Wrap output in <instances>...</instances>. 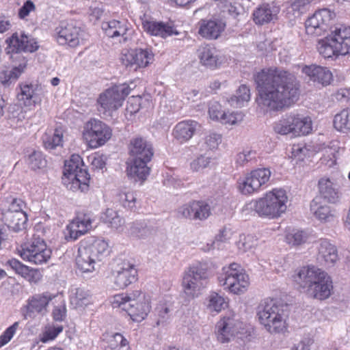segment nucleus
Listing matches in <instances>:
<instances>
[{"mask_svg": "<svg viewBox=\"0 0 350 350\" xmlns=\"http://www.w3.org/2000/svg\"><path fill=\"white\" fill-rule=\"evenodd\" d=\"M120 198L124 207L131 210L135 208L136 198L133 191H128L120 194Z\"/></svg>", "mask_w": 350, "mask_h": 350, "instance_id": "680f3d73", "label": "nucleus"}, {"mask_svg": "<svg viewBox=\"0 0 350 350\" xmlns=\"http://www.w3.org/2000/svg\"><path fill=\"white\" fill-rule=\"evenodd\" d=\"M1 220L5 227L14 232H19L25 228L27 215L25 211L15 213L3 211Z\"/></svg>", "mask_w": 350, "mask_h": 350, "instance_id": "7c9ffc66", "label": "nucleus"}, {"mask_svg": "<svg viewBox=\"0 0 350 350\" xmlns=\"http://www.w3.org/2000/svg\"><path fill=\"white\" fill-rule=\"evenodd\" d=\"M28 166L33 170L42 169L46 166V160L40 151H33L27 159Z\"/></svg>", "mask_w": 350, "mask_h": 350, "instance_id": "de8ad7c7", "label": "nucleus"}, {"mask_svg": "<svg viewBox=\"0 0 350 350\" xmlns=\"http://www.w3.org/2000/svg\"><path fill=\"white\" fill-rule=\"evenodd\" d=\"M8 46L6 53L10 55L13 61H21L11 70H2L0 72V83L5 86H9L12 81H16L23 72L27 65V60L21 54V51L33 53L38 50L39 46L36 40L25 33L18 35L14 33L6 40Z\"/></svg>", "mask_w": 350, "mask_h": 350, "instance_id": "20e7f679", "label": "nucleus"}, {"mask_svg": "<svg viewBox=\"0 0 350 350\" xmlns=\"http://www.w3.org/2000/svg\"><path fill=\"white\" fill-rule=\"evenodd\" d=\"M92 219L90 215L83 214L78 215L67 226L69 236L73 240L87 233L92 228Z\"/></svg>", "mask_w": 350, "mask_h": 350, "instance_id": "cd10ccee", "label": "nucleus"}, {"mask_svg": "<svg viewBox=\"0 0 350 350\" xmlns=\"http://www.w3.org/2000/svg\"><path fill=\"white\" fill-rule=\"evenodd\" d=\"M243 323L235 319L234 314L221 317L215 325L217 340L221 343H227L235 336L242 334Z\"/></svg>", "mask_w": 350, "mask_h": 350, "instance_id": "a211bd4d", "label": "nucleus"}, {"mask_svg": "<svg viewBox=\"0 0 350 350\" xmlns=\"http://www.w3.org/2000/svg\"><path fill=\"white\" fill-rule=\"evenodd\" d=\"M111 305L113 308L125 311L135 322L144 320L151 309L150 302L140 290L133 291L129 294L122 293L113 295Z\"/></svg>", "mask_w": 350, "mask_h": 350, "instance_id": "6e6552de", "label": "nucleus"}, {"mask_svg": "<svg viewBox=\"0 0 350 350\" xmlns=\"http://www.w3.org/2000/svg\"><path fill=\"white\" fill-rule=\"evenodd\" d=\"M317 50L325 59L350 55V27L340 25L331 29L326 36L318 40Z\"/></svg>", "mask_w": 350, "mask_h": 350, "instance_id": "39448f33", "label": "nucleus"}, {"mask_svg": "<svg viewBox=\"0 0 350 350\" xmlns=\"http://www.w3.org/2000/svg\"><path fill=\"white\" fill-rule=\"evenodd\" d=\"M310 209L314 215L321 221H327L330 217H332L329 207L322 205L319 198H316L311 202Z\"/></svg>", "mask_w": 350, "mask_h": 350, "instance_id": "79ce46f5", "label": "nucleus"}, {"mask_svg": "<svg viewBox=\"0 0 350 350\" xmlns=\"http://www.w3.org/2000/svg\"><path fill=\"white\" fill-rule=\"evenodd\" d=\"M256 103L266 111H280L298 99L299 85L294 75L276 67L263 68L254 77Z\"/></svg>", "mask_w": 350, "mask_h": 350, "instance_id": "f257e3e1", "label": "nucleus"}, {"mask_svg": "<svg viewBox=\"0 0 350 350\" xmlns=\"http://www.w3.org/2000/svg\"><path fill=\"white\" fill-rule=\"evenodd\" d=\"M178 214L185 219L204 221L211 216V208L210 204L205 200H193L180 206Z\"/></svg>", "mask_w": 350, "mask_h": 350, "instance_id": "aec40b11", "label": "nucleus"}, {"mask_svg": "<svg viewBox=\"0 0 350 350\" xmlns=\"http://www.w3.org/2000/svg\"><path fill=\"white\" fill-rule=\"evenodd\" d=\"M19 323L15 322L11 326L8 327L5 331L0 336V347L8 343L14 336L18 327Z\"/></svg>", "mask_w": 350, "mask_h": 350, "instance_id": "13d9d810", "label": "nucleus"}, {"mask_svg": "<svg viewBox=\"0 0 350 350\" xmlns=\"http://www.w3.org/2000/svg\"><path fill=\"white\" fill-rule=\"evenodd\" d=\"M88 161L94 169L103 170L106 165V157L99 152H94L88 157Z\"/></svg>", "mask_w": 350, "mask_h": 350, "instance_id": "603ef678", "label": "nucleus"}, {"mask_svg": "<svg viewBox=\"0 0 350 350\" xmlns=\"http://www.w3.org/2000/svg\"><path fill=\"white\" fill-rule=\"evenodd\" d=\"M257 316L259 322L269 333L284 332L287 328L288 314L282 304L273 299H267L259 307Z\"/></svg>", "mask_w": 350, "mask_h": 350, "instance_id": "1a4fd4ad", "label": "nucleus"}, {"mask_svg": "<svg viewBox=\"0 0 350 350\" xmlns=\"http://www.w3.org/2000/svg\"><path fill=\"white\" fill-rule=\"evenodd\" d=\"M111 136V128L99 120L90 119L84 124L82 138L87 146L92 149L103 146Z\"/></svg>", "mask_w": 350, "mask_h": 350, "instance_id": "f8f14e48", "label": "nucleus"}, {"mask_svg": "<svg viewBox=\"0 0 350 350\" xmlns=\"http://www.w3.org/2000/svg\"><path fill=\"white\" fill-rule=\"evenodd\" d=\"M221 286H225L230 293L241 294L244 293L250 285L248 275L235 262L222 268L221 273L218 276Z\"/></svg>", "mask_w": 350, "mask_h": 350, "instance_id": "9d476101", "label": "nucleus"}, {"mask_svg": "<svg viewBox=\"0 0 350 350\" xmlns=\"http://www.w3.org/2000/svg\"><path fill=\"white\" fill-rule=\"evenodd\" d=\"M221 142V136L215 133H211L205 137V144L208 150L217 148Z\"/></svg>", "mask_w": 350, "mask_h": 350, "instance_id": "052dcab7", "label": "nucleus"}, {"mask_svg": "<svg viewBox=\"0 0 350 350\" xmlns=\"http://www.w3.org/2000/svg\"><path fill=\"white\" fill-rule=\"evenodd\" d=\"M69 300L70 305L75 308L92 304V295L90 291L82 287H71Z\"/></svg>", "mask_w": 350, "mask_h": 350, "instance_id": "c9c22d12", "label": "nucleus"}, {"mask_svg": "<svg viewBox=\"0 0 350 350\" xmlns=\"http://www.w3.org/2000/svg\"><path fill=\"white\" fill-rule=\"evenodd\" d=\"M307 239L308 237L304 231L296 229L288 230L285 235L286 242L293 246L304 243Z\"/></svg>", "mask_w": 350, "mask_h": 350, "instance_id": "a18cd8bd", "label": "nucleus"}, {"mask_svg": "<svg viewBox=\"0 0 350 350\" xmlns=\"http://www.w3.org/2000/svg\"><path fill=\"white\" fill-rule=\"evenodd\" d=\"M200 126L197 121L185 120L178 122L172 130V136L180 144L189 142Z\"/></svg>", "mask_w": 350, "mask_h": 350, "instance_id": "393cba45", "label": "nucleus"}, {"mask_svg": "<svg viewBox=\"0 0 350 350\" xmlns=\"http://www.w3.org/2000/svg\"><path fill=\"white\" fill-rule=\"evenodd\" d=\"M288 196L284 189L274 188L261 198L252 200L248 205L259 217L275 219L287 209Z\"/></svg>", "mask_w": 350, "mask_h": 350, "instance_id": "0eeeda50", "label": "nucleus"}, {"mask_svg": "<svg viewBox=\"0 0 350 350\" xmlns=\"http://www.w3.org/2000/svg\"><path fill=\"white\" fill-rule=\"evenodd\" d=\"M224 111L221 110V106L219 103H214L209 107L208 113L213 120L221 121Z\"/></svg>", "mask_w": 350, "mask_h": 350, "instance_id": "69168bd1", "label": "nucleus"}, {"mask_svg": "<svg viewBox=\"0 0 350 350\" xmlns=\"http://www.w3.org/2000/svg\"><path fill=\"white\" fill-rule=\"evenodd\" d=\"M103 222L109 227L118 229L123 224V219L112 208H107L102 217Z\"/></svg>", "mask_w": 350, "mask_h": 350, "instance_id": "49530a36", "label": "nucleus"}, {"mask_svg": "<svg viewBox=\"0 0 350 350\" xmlns=\"http://www.w3.org/2000/svg\"><path fill=\"white\" fill-rule=\"evenodd\" d=\"M268 168H258L247 174L245 178L238 181V189L243 195H252L267 187L271 178Z\"/></svg>", "mask_w": 350, "mask_h": 350, "instance_id": "4468645a", "label": "nucleus"}, {"mask_svg": "<svg viewBox=\"0 0 350 350\" xmlns=\"http://www.w3.org/2000/svg\"><path fill=\"white\" fill-rule=\"evenodd\" d=\"M334 128L342 133L350 131V107L336 113L333 118Z\"/></svg>", "mask_w": 350, "mask_h": 350, "instance_id": "e433bc0d", "label": "nucleus"}, {"mask_svg": "<svg viewBox=\"0 0 350 350\" xmlns=\"http://www.w3.org/2000/svg\"><path fill=\"white\" fill-rule=\"evenodd\" d=\"M278 9L271 7L269 4H262L258 6L252 14V19L257 25H263L269 23L276 18Z\"/></svg>", "mask_w": 350, "mask_h": 350, "instance_id": "473e14b6", "label": "nucleus"}, {"mask_svg": "<svg viewBox=\"0 0 350 350\" xmlns=\"http://www.w3.org/2000/svg\"><path fill=\"white\" fill-rule=\"evenodd\" d=\"M142 97L139 95L131 96L126 105V110L131 114L138 112L141 108Z\"/></svg>", "mask_w": 350, "mask_h": 350, "instance_id": "4d7b16f0", "label": "nucleus"}, {"mask_svg": "<svg viewBox=\"0 0 350 350\" xmlns=\"http://www.w3.org/2000/svg\"><path fill=\"white\" fill-rule=\"evenodd\" d=\"M109 253L108 243L101 239L90 238L80 242L75 264L83 273H92L97 263L101 262Z\"/></svg>", "mask_w": 350, "mask_h": 350, "instance_id": "423d86ee", "label": "nucleus"}, {"mask_svg": "<svg viewBox=\"0 0 350 350\" xmlns=\"http://www.w3.org/2000/svg\"><path fill=\"white\" fill-rule=\"evenodd\" d=\"M88 34L80 27H73L67 33V44L70 47H76L84 44Z\"/></svg>", "mask_w": 350, "mask_h": 350, "instance_id": "ea45409f", "label": "nucleus"}, {"mask_svg": "<svg viewBox=\"0 0 350 350\" xmlns=\"http://www.w3.org/2000/svg\"><path fill=\"white\" fill-rule=\"evenodd\" d=\"M299 287L305 289L310 298L323 301L328 299L333 291V282L328 274L314 266H304L293 275Z\"/></svg>", "mask_w": 350, "mask_h": 350, "instance_id": "f03ea898", "label": "nucleus"}, {"mask_svg": "<svg viewBox=\"0 0 350 350\" xmlns=\"http://www.w3.org/2000/svg\"><path fill=\"white\" fill-rule=\"evenodd\" d=\"M207 308L211 312H220L226 307L228 306V302L224 297L217 293H211L207 299Z\"/></svg>", "mask_w": 350, "mask_h": 350, "instance_id": "c03bdc74", "label": "nucleus"}, {"mask_svg": "<svg viewBox=\"0 0 350 350\" xmlns=\"http://www.w3.org/2000/svg\"><path fill=\"white\" fill-rule=\"evenodd\" d=\"M44 147L46 150H55L57 147L63 146V131L55 129L53 134L46 133L42 137Z\"/></svg>", "mask_w": 350, "mask_h": 350, "instance_id": "58836bf2", "label": "nucleus"}, {"mask_svg": "<svg viewBox=\"0 0 350 350\" xmlns=\"http://www.w3.org/2000/svg\"><path fill=\"white\" fill-rule=\"evenodd\" d=\"M128 150L131 158L126 161V174L135 181L143 183L150 174L151 168L148 163L154 157L152 144L142 137H136L130 140Z\"/></svg>", "mask_w": 350, "mask_h": 350, "instance_id": "7ed1b4c3", "label": "nucleus"}, {"mask_svg": "<svg viewBox=\"0 0 350 350\" xmlns=\"http://www.w3.org/2000/svg\"><path fill=\"white\" fill-rule=\"evenodd\" d=\"M302 72L308 76L310 81L323 86L330 84L332 81V73L327 68L317 65L305 66Z\"/></svg>", "mask_w": 350, "mask_h": 350, "instance_id": "a878e982", "label": "nucleus"}, {"mask_svg": "<svg viewBox=\"0 0 350 350\" xmlns=\"http://www.w3.org/2000/svg\"><path fill=\"white\" fill-rule=\"evenodd\" d=\"M336 13L327 8L317 10L305 21V31L307 35L317 37L324 34L336 18Z\"/></svg>", "mask_w": 350, "mask_h": 350, "instance_id": "2eb2a0df", "label": "nucleus"}, {"mask_svg": "<svg viewBox=\"0 0 350 350\" xmlns=\"http://www.w3.org/2000/svg\"><path fill=\"white\" fill-rule=\"evenodd\" d=\"M208 284L206 269L200 263L190 267L184 275L182 286L188 299H194Z\"/></svg>", "mask_w": 350, "mask_h": 350, "instance_id": "ddd939ff", "label": "nucleus"}, {"mask_svg": "<svg viewBox=\"0 0 350 350\" xmlns=\"http://www.w3.org/2000/svg\"><path fill=\"white\" fill-rule=\"evenodd\" d=\"M128 340L120 333H115L112 334L107 341V346L105 350H114L122 346H127Z\"/></svg>", "mask_w": 350, "mask_h": 350, "instance_id": "3c124183", "label": "nucleus"}, {"mask_svg": "<svg viewBox=\"0 0 350 350\" xmlns=\"http://www.w3.org/2000/svg\"><path fill=\"white\" fill-rule=\"evenodd\" d=\"M198 56L200 63L211 68H216L220 64L215 47L210 44H204L198 49Z\"/></svg>", "mask_w": 350, "mask_h": 350, "instance_id": "f704fd0d", "label": "nucleus"}, {"mask_svg": "<svg viewBox=\"0 0 350 350\" xmlns=\"http://www.w3.org/2000/svg\"><path fill=\"white\" fill-rule=\"evenodd\" d=\"M80 170H88L82 157L78 154H73L70 159L67 161V175L79 173Z\"/></svg>", "mask_w": 350, "mask_h": 350, "instance_id": "09e8293b", "label": "nucleus"}, {"mask_svg": "<svg viewBox=\"0 0 350 350\" xmlns=\"http://www.w3.org/2000/svg\"><path fill=\"white\" fill-rule=\"evenodd\" d=\"M298 113H287L282 116L281 118L273 124V131L280 135H286L291 134L294 136Z\"/></svg>", "mask_w": 350, "mask_h": 350, "instance_id": "2f4dec72", "label": "nucleus"}, {"mask_svg": "<svg viewBox=\"0 0 350 350\" xmlns=\"http://www.w3.org/2000/svg\"><path fill=\"white\" fill-rule=\"evenodd\" d=\"M314 0H295L291 3V8L294 12L303 13L306 11V7Z\"/></svg>", "mask_w": 350, "mask_h": 350, "instance_id": "774afa93", "label": "nucleus"}, {"mask_svg": "<svg viewBox=\"0 0 350 350\" xmlns=\"http://www.w3.org/2000/svg\"><path fill=\"white\" fill-rule=\"evenodd\" d=\"M36 9L35 4L31 0L26 1L18 10V17L21 19H25L29 15L30 12Z\"/></svg>", "mask_w": 350, "mask_h": 350, "instance_id": "0e129e2a", "label": "nucleus"}, {"mask_svg": "<svg viewBox=\"0 0 350 350\" xmlns=\"http://www.w3.org/2000/svg\"><path fill=\"white\" fill-rule=\"evenodd\" d=\"M19 92L17 93V98L21 105L27 107L29 111L40 103L41 99L36 92V88L31 84L20 85Z\"/></svg>", "mask_w": 350, "mask_h": 350, "instance_id": "c85d7f7f", "label": "nucleus"}, {"mask_svg": "<svg viewBox=\"0 0 350 350\" xmlns=\"http://www.w3.org/2000/svg\"><path fill=\"white\" fill-rule=\"evenodd\" d=\"M8 118L9 119L16 120L17 122H21L23 120L28 118L27 111L18 105H10L8 109Z\"/></svg>", "mask_w": 350, "mask_h": 350, "instance_id": "8fccbe9b", "label": "nucleus"}, {"mask_svg": "<svg viewBox=\"0 0 350 350\" xmlns=\"http://www.w3.org/2000/svg\"><path fill=\"white\" fill-rule=\"evenodd\" d=\"M91 176L88 170L67 175V189L74 193H87L90 189Z\"/></svg>", "mask_w": 350, "mask_h": 350, "instance_id": "b1692460", "label": "nucleus"}, {"mask_svg": "<svg viewBox=\"0 0 350 350\" xmlns=\"http://www.w3.org/2000/svg\"><path fill=\"white\" fill-rule=\"evenodd\" d=\"M198 34L206 40H216L224 31L226 23L221 18L201 19L198 23Z\"/></svg>", "mask_w": 350, "mask_h": 350, "instance_id": "4be33fe9", "label": "nucleus"}, {"mask_svg": "<svg viewBox=\"0 0 350 350\" xmlns=\"http://www.w3.org/2000/svg\"><path fill=\"white\" fill-rule=\"evenodd\" d=\"M63 330V327H46L40 336V340L42 342H46L55 339L57 335Z\"/></svg>", "mask_w": 350, "mask_h": 350, "instance_id": "6e6d98bb", "label": "nucleus"}, {"mask_svg": "<svg viewBox=\"0 0 350 350\" xmlns=\"http://www.w3.org/2000/svg\"><path fill=\"white\" fill-rule=\"evenodd\" d=\"M51 251L46 248L43 239L34 238L30 243L26 244L21 252V256L24 260L36 265L46 262L51 257Z\"/></svg>", "mask_w": 350, "mask_h": 350, "instance_id": "f3484780", "label": "nucleus"}, {"mask_svg": "<svg viewBox=\"0 0 350 350\" xmlns=\"http://www.w3.org/2000/svg\"><path fill=\"white\" fill-rule=\"evenodd\" d=\"M137 270L134 265L124 263L114 276L113 282L117 288L124 289L137 281Z\"/></svg>", "mask_w": 350, "mask_h": 350, "instance_id": "bb28decb", "label": "nucleus"}, {"mask_svg": "<svg viewBox=\"0 0 350 350\" xmlns=\"http://www.w3.org/2000/svg\"><path fill=\"white\" fill-rule=\"evenodd\" d=\"M6 265L31 283H37L42 279V275L38 269H31L16 258L8 260Z\"/></svg>", "mask_w": 350, "mask_h": 350, "instance_id": "c756f323", "label": "nucleus"}, {"mask_svg": "<svg viewBox=\"0 0 350 350\" xmlns=\"http://www.w3.org/2000/svg\"><path fill=\"white\" fill-rule=\"evenodd\" d=\"M312 131V121L311 118L310 116H306L299 113L294 136H306L309 135Z\"/></svg>", "mask_w": 350, "mask_h": 350, "instance_id": "37998d69", "label": "nucleus"}, {"mask_svg": "<svg viewBox=\"0 0 350 350\" xmlns=\"http://www.w3.org/2000/svg\"><path fill=\"white\" fill-rule=\"evenodd\" d=\"M131 90L126 83L114 85L106 89L97 98L98 109L103 113H111L116 111L122 106Z\"/></svg>", "mask_w": 350, "mask_h": 350, "instance_id": "9b49d317", "label": "nucleus"}, {"mask_svg": "<svg viewBox=\"0 0 350 350\" xmlns=\"http://www.w3.org/2000/svg\"><path fill=\"white\" fill-rule=\"evenodd\" d=\"M154 54L149 49L126 50L122 53L121 61L126 67L135 66V70L148 66L153 60Z\"/></svg>", "mask_w": 350, "mask_h": 350, "instance_id": "412c9836", "label": "nucleus"}, {"mask_svg": "<svg viewBox=\"0 0 350 350\" xmlns=\"http://www.w3.org/2000/svg\"><path fill=\"white\" fill-rule=\"evenodd\" d=\"M57 294L49 291L37 293L30 296L27 304L21 308L24 319H34L38 315H44L48 312V306L53 299L56 298Z\"/></svg>", "mask_w": 350, "mask_h": 350, "instance_id": "dca6fc26", "label": "nucleus"}, {"mask_svg": "<svg viewBox=\"0 0 350 350\" xmlns=\"http://www.w3.org/2000/svg\"><path fill=\"white\" fill-rule=\"evenodd\" d=\"M244 115L239 113H224L221 122L224 124L233 125L243 120Z\"/></svg>", "mask_w": 350, "mask_h": 350, "instance_id": "bf43d9fd", "label": "nucleus"}, {"mask_svg": "<svg viewBox=\"0 0 350 350\" xmlns=\"http://www.w3.org/2000/svg\"><path fill=\"white\" fill-rule=\"evenodd\" d=\"M158 314L160 317L165 319L170 316L173 310V304L170 301L161 302L157 307Z\"/></svg>", "mask_w": 350, "mask_h": 350, "instance_id": "e2e57ef3", "label": "nucleus"}, {"mask_svg": "<svg viewBox=\"0 0 350 350\" xmlns=\"http://www.w3.org/2000/svg\"><path fill=\"white\" fill-rule=\"evenodd\" d=\"M315 244L317 260L325 266H334L339 259L336 246L327 239H320Z\"/></svg>", "mask_w": 350, "mask_h": 350, "instance_id": "5701e85b", "label": "nucleus"}, {"mask_svg": "<svg viewBox=\"0 0 350 350\" xmlns=\"http://www.w3.org/2000/svg\"><path fill=\"white\" fill-rule=\"evenodd\" d=\"M25 206V204L21 199L12 198L8 208L3 211H10L12 213L24 211L23 208Z\"/></svg>", "mask_w": 350, "mask_h": 350, "instance_id": "338daca9", "label": "nucleus"}, {"mask_svg": "<svg viewBox=\"0 0 350 350\" xmlns=\"http://www.w3.org/2000/svg\"><path fill=\"white\" fill-rule=\"evenodd\" d=\"M140 20L143 31L150 36L166 38L178 33L173 25L157 21L151 16L144 14Z\"/></svg>", "mask_w": 350, "mask_h": 350, "instance_id": "6ab92c4d", "label": "nucleus"}, {"mask_svg": "<svg viewBox=\"0 0 350 350\" xmlns=\"http://www.w3.org/2000/svg\"><path fill=\"white\" fill-rule=\"evenodd\" d=\"M211 163V158L200 155L194 159L190 164L193 172H200L206 168Z\"/></svg>", "mask_w": 350, "mask_h": 350, "instance_id": "5fc2aeb1", "label": "nucleus"}, {"mask_svg": "<svg viewBox=\"0 0 350 350\" xmlns=\"http://www.w3.org/2000/svg\"><path fill=\"white\" fill-rule=\"evenodd\" d=\"M319 190L322 197L328 202L335 203L338 198V191L334 188L333 183L328 178H321L319 180Z\"/></svg>", "mask_w": 350, "mask_h": 350, "instance_id": "4c0bfd02", "label": "nucleus"}, {"mask_svg": "<svg viewBox=\"0 0 350 350\" xmlns=\"http://www.w3.org/2000/svg\"><path fill=\"white\" fill-rule=\"evenodd\" d=\"M308 151V150L305 145L300 144H293L288 157L298 161H303Z\"/></svg>", "mask_w": 350, "mask_h": 350, "instance_id": "864d4df0", "label": "nucleus"}, {"mask_svg": "<svg viewBox=\"0 0 350 350\" xmlns=\"http://www.w3.org/2000/svg\"><path fill=\"white\" fill-rule=\"evenodd\" d=\"M101 27L105 34L109 38L122 37L124 41L127 40L126 36L129 31L127 23L113 19L103 22Z\"/></svg>", "mask_w": 350, "mask_h": 350, "instance_id": "72a5a7b5", "label": "nucleus"}, {"mask_svg": "<svg viewBox=\"0 0 350 350\" xmlns=\"http://www.w3.org/2000/svg\"><path fill=\"white\" fill-rule=\"evenodd\" d=\"M250 99V90L245 85H241L237 90L236 95L231 96L228 102L231 106L241 107L245 102Z\"/></svg>", "mask_w": 350, "mask_h": 350, "instance_id": "a19ab883", "label": "nucleus"}]
</instances>
